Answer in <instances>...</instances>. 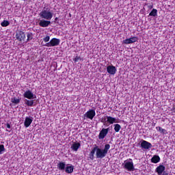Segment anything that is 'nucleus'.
Returning a JSON list of instances; mask_svg holds the SVG:
<instances>
[{"instance_id": "nucleus-36", "label": "nucleus", "mask_w": 175, "mask_h": 175, "mask_svg": "<svg viewBox=\"0 0 175 175\" xmlns=\"http://www.w3.org/2000/svg\"><path fill=\"white\" fill-rule=\"evenodd\" d=\"M152 8H153V6H152V5L150 6V9H152Z\"/></svg>"}, {"instance_id": "nucleus-2", "label": "nucleus", "mask_w": 175, "mask_h": 175, "mask_svg": "<svg viewBox=\"0 0 175 175\" xmlns=\"http://www.w3.org/2000/svg\"><path fill=\"white\" fill-rule=\"evenodd\" d=\"M39 16L42 19L51 20L53 18V12L50 11L49 8H44L42 12H40Z\"/></svg>"}, {"instance_id": "nucleus-10", "label": "nucleus", "mask_w": 175, "mask_h": 175, "mask_svg": "<svg viewBox=\"0 0 175 175\" xmlns=\"http://www.w3.org/2000/svg\"><path fill=\"white\" fill-rule=\"evenodd\" d=\"M141 147L144 150H150V148L152 147V144L146 140H142V142H141Z\"/></svg>"}, {"instance_id": "nucleus-15", "label": "nucleus", "mask_w": 175, "mask_h": 175, "mask_svg": "<svg viewBox=\"0 0 175 175\" xmlns=\"http://www.w3.org/2000/svg\"><path fill=\"white\" fill-rule=\"evenodd\" d=\"M31 124H32V119H31V118L27 117L24 122V126H25V128H28L29 127Z\"/></svg>"}, {"instance_id": "nucleus-26", "label": "nucleus", "mask_w": 175, "mask_h": 175, "mask_svg": "<svg viewBox=\"0 0 175 175\" xmlns=\"http://www.w3.org/2000/svg\"><path fill=\"white\" fill-rule=\"evenodd\" d=\"M122 43L124 44H132V42L131 40V38H126L123 40Z\"/></svg>"}, {"instance_id": "nucleus-14", "label": "nucleus", "mask_w": 175, "mask_h": 175, "mask_svg": "<svg viewBox=\"0 0 175 175\" xmlns=\"http://www.w3.org/2000/svg\"><path fill=\"white\" fill-rule=\"evenodd\" d=\"M64 170L67 174H72L73 170H75V166L72 165H67Z\"/></svg>"}, {"instance_id": "nucleus-17", "label": "nucleus", "mask_w": 175, "mask_h": 175, "mask_svg": "<svg viewBox=\"0 0 175 175\" xmlns=\"http://www.w3.org/2000/svg\"><path fill=\"white\" fill-rule=\"evenodd\" d=\"M66 167V165L65 164V162L61 161L57 164V168L59 170H65Z\"/></svg>"}, {"instance_id": "nucleus-18", "label": "nucleus", "mask_w": 175, "mask_h": 175, "mask_svg": "<svg viewBox=\"0 0 175 175\" xmlns=\"http://www.w3.org/2000/svg\"><path fill=\"white\" fill-rule=\"evenodd\" d=\"M81 146V144L79 142L77 143H75L72 145L71 148L74 150V151H77V150H79V148H80V147Z\"/></svg>"}, {"instance_id": "nucleus-20", "label": "nucleus", "mask_w": 175, "mask_h": 175, "mask_svg": "<svg viewBox=\"0 0 175 175\" xmlns=\"http://www.w3.org/2000/svg\"><path fill=\"white\" fill-rule=\"evenodd\" d=\"M33 100H27L26 99L25 100V105H27V106H29L30 107H32L33 106Z\"/></svg>"}, {"instance_id": "nucleus-33", "label": "nucleus", "mask_w": 175, "mask_h": 175, "mask_svg": "<svg viewBox=\"0 0 175 175\" xmlns=\"http://www.w3.org/2000/svg\"><path fill=\"white\" fill-rule=\"evenodd\" d=\"M161 175H169V174L164 171Z\"/></svg>"}, {"instance_id": "nucleus-5", "label": "nucleus", "mask_w": 175, "mask_h": 175, "mask_svg": "<svg viewBox=\"0 0 175 175\" xmlns=\"http://www.w3.org/2000/svg\"><path fill=\"white\" fill-rule=\"evenodd\" d=\"M16 38L18 42H24L25 40V33L23 31H19L16 33Z\"/></svg>"}, {"instance_id": "nucleus-30", "label": "nucleus", "mask_w": 175, "mask_h": 175, "mask_svg": "<svg viewBox=\"0 0 175 175\" xmlns=\"http://www.w3.org/2000/svg\"><path fill=\"white\" fill-rule=\"evenodd\" d=\"M44 42H45V43H47V42H50V36H46V37H44L43 38Z\"/></svg>"}, {"instance_id": "nucleus-23", "label": "nucleus", "mask_w": 175, "mask_h": 175, "mask_svg": "<svg viewBox=\"0 0 175 175\" xmlns=\"http://www.w3.org/2000/svg\"><path fill=\"white\" fill-rule=\"evenodd\" d=\"M114 126V131L116 132V133H118L120 131H121V125L118 124H113Z\"/></svg>"}, {"instance_id": "nucleus-25", "label": "nucleus", "mask_w": 175, "mask_h": 175, "mask_svg": "<svg viewBox=\"0 0 175 175\" xmlns=\"http://www.w3.org/2000/svg\"><path fill=\"white\" fill-rule=\"evenodd\" d=\"M10 24L9 21L4 20L3 22H1V27H8Z\"/></svg>"}, {"instance_id": "nucleus-28", "label": "nucleus", "mask_w": 175, "mask_h": 175, "mask_svg": "<svg viewBox=\"0 0 175 175\" xmlns=\"http://www.w3.org/2000/svg\"><path fill=\"white\" fill-rule=\"evenodd\" d=\"M74 62H79V61H81V57L80 56H76L75 58L73 59Z\"/></svg>"}, {"instance_id": "nucleus-12", "label": "nucleus", "mask_w": 175, "mask_h": 175, "mask_svg": "<svg viewBox=\"0 0 175 175\" xmlns=\"http://www.w3.org/2000/svg\"><path fill=\"white\" fill-rule=\"evenodd\" d=\"M107 72L109 75H116L117 72V68L114 66H108L107 67Z\"/></svg>"}, {"instance_id": "nucleus-35", "label": "nucleus", "mask_w": 175, "mask_h": 175, "mask_svg": "<svg viewBox=\"0 0 175 175\" xmlns=\"http://www.w3.org/2000/svg\"><path fill=\"white\" fill-rule=\"evenodd\" d=\"M12 130H8V129L6 130L7 132H10Z\"/></svg>"}, {"instance_id": "nucleus-8", "label": "nucleus", "mask_w": 175, "mask_h": 175, "mask_svg": "<svg viewBox=\"0 0 175 175\" xmlns=\"http://www.w3.org/2000/svg\"><path fill=\"white\" fill-rule=\"evenodd\" d=\"M95 116H96L95 109H90L85 113V117L86 118H89V120H94V117H95Z\"/></svg>"}, {"instance_id": "nucleus-32", "label": "nucleus", "mask_w": 175, "mask_h": 175, "mask_svg": "<svg viewBox=\"0 0 175 175\" xmlns=\"http://www.w3.org/2000/svg\"><path fill=\"white\" fill-rule=\"evenodd\" d=\"M6 126H7V128H8V129H10V128H12V126H10V124H9V123H7V124H6Z\"/></svg>"}, {"instance_id": "nucleus-13", "label": "nucleus", "mask_w": 175, "mask_h": 175, "mask_svg": "<svg viewBox=\"0 0 175 175\" xmlns=\"http://www.w3.org/2000/svg\"><path fill=\"white\" fill-rule=\"evenodd\" d=\"M165 167L163 165H160L156 168V173L159 175H162L163 172H165Z\"/></svg>"}, {"instance_id": "nucleus-34", "label": "nucleus", "mask_w": 175, "mask_h": 175, "mask_svg": "<svg viewBox=\"0 0 175 175\" xmlns=\"http://www.w3.org/2000/svg\"><path fill=\"white\" fill-rule=\"evenodd\" d=\"M56 21H58V17L55 18V23Z\"/></svg>"}, {"instance_id": "nucleus-16", "label": "nucleus", "mask_w": 175, "mask_h": 175, "mask_svg": "<svg viewBox=\"0 0 175 175\" xmlns=\"http://www.w3.org/2000/svg\"><path fill=\"white\" fill-rule=\"evenodd\" d=\"M152 163H158L159 162H161V157L158 155H154L151 159Z\"/></svg>"}, {"instance_id": "nucleus-31", "label": "nucleus", "mask_w": 175, "mask_h": 175, "mask_svg": "<svg viewBox=\"0 0 175 175\" xmlns=\"http://www.w3.org/2000/svg\"><path fill=\"white\" fill-rule=\"evenodd\" d=\"M171 110L172 111V113H174L175 114V105L172 106V108Z\"/></svg>"}, {"instance_id": "nucleus-3", "label": "nucleus", "mask_w": 175, "mask_h": 175, "mask_svg": "<svg viewBox=\"0 0 175 175\" xmlns=\"http://www.w3.org/2000/svg\"><path fill=\"white\" fill-rule=\"evenodd\" d=\"M60 42L61 40L59 39L53 38L44 46H45V47H55V46H59Z\"/></svg>"}, {"instance_id": "nucleus-21", "label": "nucleus", "mask_w": 175, "mask_h": 175, "mask_svg": "<svg viewBox=\"0 0 175 175\" xmlns=\"http://www.w3.org/2000/svg\"><path fill=\"white\" fill-rule=\"evenodd\" d=\"M27 40H26V43L29 42V40H32L33 39V34L31 32H28L27 33Z\"/></svg>"}, {"instance_id": "nucleus-11", "label": "nucleus", "mask_w": 175, "mask_h": 175, "mask_svg": "<svg viewBox=\"0 0 175 175\" xmlns=\"http://www.w3.org/2000/svg\"><path fill=\"white\" fill-rule=\"evenodd\" d=\"M106 118H107V122H109V124H114L116 122H118L117 121H116V118H113L111 116H105L104 119H102L101 122H105V121H106Z\"/></svg>"}, {"instance_id": "nucleus-1", "label": "nucleus", "mask_w": 175, "mask_h": 175, "mask_svg": "<svg viewBox=\"0 0 175 175\" xmlns=\"http://www.w3.org/2000/svg\"><path fill=\"white\" fill-rule=\"evenodd\" d=\"M110 150V144H107L104 146V149H102L98 146V145L95 144L94 147L92 149L89 154V159L90 161H94L95 159V152H96V158L97 159H103L107 155V152Z\"/></svg>"}, {"instance_id": "nucleus-6", "label": "nucleus", "mask_w": 175, "mask_h": 175, "mask_svg": "<svg viewBox=\"0 0 175 175\" xmlns=\"http://www.w3.org/2000/svg\"><path fill=\"white\" fill-rule=\"evenodd\" d=\"M24 98H26L27 99H36V95L33 94V92L31 90H27L23 94Z\"/></svg>"}, {"instance_id": "nucleus-24", "label": "nucleus", "mask_w": 175, "mask_h": 175, "mask_svg": "<svg viewBox=\"0 0 175 175\" xmlns=\"http://www.w3.org/2000/svg\"><path fill=\"white\" fill-rule=\"evenodd\" d=\"M11 102H12V103H14V105H18V103H20V98L13 97L11 98Z\"/></svg>"}, {"instance_id": "nucleus-4", "label": "nucleus", "mask_w": 175, "mask_h": 175, "mask_svg": "<svg viewBox=\"0 0 175 175\" xmlns=\"http://www.w3.org/2000/svg\"><path fill=\"white\" fill-rule=\"evenodd\" d=\"M124 169L128 170V172L135 171V166L133 165V161L126 162L124 165Z\"/></svg>"}, {"instance_id": "nucleus-19", "label": "nucleus", "mask_w": 175, "mask_h": 175, "mask_svg": "<svg viewBox=\"0 0 175 175\" xmlns=\"http://www.w3.org/2000/svg\"><path fill=\"white\" fill-rule=\"evenodd\" d=\"M157 131H158V132H160V133H161L162 135H167V131H166V129H162V127L161 126H157L156 127Z\"/></svg>"}, {"instance_id": "nucleus-22", "label": "nucleus", "mask_w": 175, "mask_h": 175, "mask_svg": "<svg viewBox=\"0 0 175 175\" xmlns=\"http://www.w3.org/2000/svg\"><path fill=\"white\" fill-rule=\"evenodd\" d=\"M157 14H158V10L154 8L150 12L149 16H152V17H157Z\"/></svg>"}, {"instance_id": "nucleus-9", "label": "nucleus", "mask_w": 175, "mask_h": 175, "mask_svg": "<svg viewBox=\"0 0 175 175\" xmlns=\"http://www.w3.org/2000/svg\"><path fill=\"white\" fill-rule=\"evenodd\" d=\"M107 133H109V128L103 129L99 133L98 139L100 140L105 139V137H106V136H107Z\"/></svg>"}, {"instance_id": "nucleus-29", "label": "nucleus", "mask_w": 175, "mask_h": 175, "mask_svg": "<svg viewBox=\"0 0 175 175\" xmlns=\"http://www.w3.org/2000/svg\"><path fill=\"white\" fill-rule=\"evenodd\" d=\"M5 150H6L5 148V146L4 145H0V154H2V152H3V151H5Z\"/></svg>"}, {"instance_id": "nucleus-7", "label": "nucleus", "mask_w": 175, "mask_h": 175, "mask_svg": "<svg viewBox=\"0 0 175 175\" xmlns=\"http://www.w3.org/2000/svg\"><path fill=\"white\" fill-rule=\"evenodd\" d=\"M51 24V21L47 19L40 20L38 23V25L40 27H42V28H47V27H49Z\"/></svg>"}, {"instance_id": "nucleus-27", "label": "nucleus", "mask_w": 175, "mask_h": 175, "mask_svg": "<svg viewBox=\"0 0 175 175\" xmlns=\"http://www.w3.org/2000/svg\"><path fill=\"white\" fill-rule=\"evenodd\" d=\"M130 39L131 40V43H135V42H137L138 40L137 37H131Z\"/></svg>"}]
</instances>
